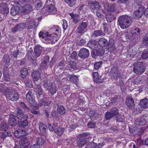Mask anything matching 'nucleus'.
I'll list each match as a JSON object with an SVG mask.
<instances>
[{
    "instance_id": "nucleus-20",
    "label": "nucleus",
    "mask_w": 148,
    "mask_h": 148,
    "mask_svg": "<svg viewBox=\"0 0 148 148\" xmlns=\"http://www.w3.org/2000/svg\"><path fill=\"white\" fill-rule=\"evenodd\" d=\"M98 42L95 40L90 41L87 44V46L92 49H95L98 47Z\"/></svg>"
},
{
    "instance_id": "nucleus-5",
    "label": "nucleus",
    "mask_w": 148,
    "mask_h": 148,
    "mask_svg": "<svg viewBox=\"0 0 148 148\" xmlns=\"http://www.w3.org/2000/svg\"><path fill=\"white\" fill-rule=\"evenodd\" d=\"M26 98L31 108H34L35 105H37V103L35 101V97L32 92L29 91L27 92L26 95Z\"/></svg>"
},
{
    "instance_id": "nucleus-46",
    "label": "nucleus",
    "mask_w": 148,
    "mask_h": 148,
    "mask_svg": "<svg viewBox=\"0 0 148 148\" xmlns=\"http://www.w3.org/2000/svg\"><path fill=\"white\" fill-rule=\"evenodd\" d=\"M114 117V116L110 111H107L105 113V118L107 120H110L112 118Z\"/></svg>"
},
{
    "instance_id": "nucleus-10",
    "label": "nucleus",
    "mask_w": 148,
    "mask_h": 148,
    "mask_svg": "<svg viewBox=\"0 0 148 148\" xmlns=\"http://www.w3.org/2000/svg\"><path fill=\"white\" fill-rule=\"evenodd\" d=\"M16 116L13 114L9 115L8 123L9 125L11 126H15L17 125Z\"/></svg>"
},
{
    "instance_id": "nucleus-9",
    "label": "nucleus",
    "mask_w": 148,
    "mask_h": 148,
    "mask_svg": "<svg viewBox=\"0 0 148 148\" xmlns=\"http://www.w3.org/2000/svg\"><path fill=\"white\" fill-rule=\"evenodd\" d=\"M16 112V117L19 120L26 119H28V117L26 115H25L23 114V111L22 109L20 108H18Z\"/></svg>"
},
{
    "instance_id": "nucleus-52",
    "label": "nucleus",
    "mask_w": 148,
    "mask_h": 148,
    "mask_svg": "<svg viewBox=\"0 0 148 148\" xmlns=\"http://www.w3.org/2000/svg\"><path fill=\"white\" fill-rule=\"evenodd\" d=\"M116 116L115 119L117 122H122L124 119V116L123 115H120Z\"/></svg>"
},
{
    "instance_id": "nucleus-4",
    "label": "nucleus",
    "mask_w": 148,
    "mask_h": 148,
    "mask_svg": "<svg viewBox=\"0 0 148 148\" xmlns=\"http://www.w3.org/2000/svg\"><path fill=\"white\" fill-rule=\"evenodd\" d=\"M5 94L8 98L12 101H16L19 98V96L17 92L13 90L10 88L7 87L5 90Z\"/></svg>"
},
{
    "instance_id": "nucleus-31",
    "label": "nucleus",
    "mask_w": 148,
    "mask_h": 148,
    "mask_svg": "<svg viewBox=\"0 0 148 148\" xmlns=\"http://www.w3.org/2000/svg\"><path fill=\"white\" fill-rule=\"evenodd\" d=\"M20 9V8L18 6L12 7L10 11L11 14L12 16L16 15L19 12Z\"/></svg>"
},
{
    "instance_id": "nucleus-2",
    "label": "nucleus",
    "mask_w": 148,
    "mask_h": 148,
    "mask_svg": "<svg viewBox=\"0 0 148 148\" xmlns=\"http://www.w3.org/2000/svg\"><path fill=\"white\" fill-rule=\"evenodd\" d=\"M42 86L44 88L49 92L51 95H53L56 93L57 89L55 84L49 79L44 80Z\"/></svg>"
},
{
    "instance_id": "nucleus-21",
    "label": "nucleus",
    "mask_w": 148,
    "mask_h": 148,
    "mask_svg": "<svg viewBox=\"0 0 148 148\" xmlns=\"http://www.w3.org/2000/svg\"><path fill=\"white\" fill-rule=\"evenodd\" d=\"M42 49V47L39 45H38L35 47L34 51L36 57H38L40 55Z\"/></svg>"
},
{
    "instance_id": "nucleus-36",
    "label": "nucleus",
    "mask_w": 148,
    "mask_h": 148,
    "mask_svg": "<svg viewBox=\"0 0 148 148\" xmlns=\"http://www.w3.org/2000/svg\"><path fill=\"white\" fill-rule=\"evenodd\" d=\"M30 21H26L24 23H21V25L23 29L25 28L28 29H30L32 28V25L30 23Z\"/></svg>"
},
{
    "instance_id": "nucleus-16",
    "label": "nucleus",
    "mask_w": 148,
    "mask_h": 148,
    "mask_svg": "<svg viewBox=\"0 0 148 148\" xmlns=\"http://www.w3.org/2000/svg\"><path fill=\"white\" fill-rule=\"evenodd\" d=\"M146 117L143 116L140 118L136 119L135 121V123L137 125H142L146 123Z\"/></svg>"
},
{
    "instance_id": "nucleus-19",
    "label": "nucleus",
    "mask_w": 148,
    "mask_h": 148,
    "mask_svg": "<svg viewBox=\"0 0 148 148\" xmlns=\"http://www.w3.org/2000/svg\"><path fill=\"white\" fill-rule=\"evenodd\" d=\"M3 63L5 65V67L4 69H7L10 64V59L9 55L5 54L4 55L3 58Z\"/></svg>"
},
{
    "instance_id": "nucleus-25",
    "label": "nucleus",
    "mask_w": 148,
    "mask_h": 148,
    "mask_svg": "<svg viewBox=\"0 0 148 148\" xmlns=\"http://www.w3.org/2000/svg\"><path fill=\"white\" fill-rule=\"evenodd\" d=\"M39 129L40 132L43 133H45L47 130V127L46 125L41 122L39 123Z\"/></svg>"
},
{
    "instance_id": "nucleus-34",
    "label": "nucleus",
    "mask_w": 148,
    "mask_h": 148,
    "mask_svg": "<svg viewBox=\"0 0 148 148\" xmlns=\"http://www.w3.org/2000/svg\"><path fill=\"white\" fill-rule=\"evenodd\" d=\"M39 101L38 104L40 106H47L49 104L48 102L47 101L46 99L44 97L41 99H39L38 98Z\"/></svg>"
},
{
    "instance_id": "nucleus-48",
    "label": "nucleus",
    "mask_w": 148,
    "mask_h": 148,
    "mask_svg": "<svg viewBox=\"0 0 148 148\" xmlns=\"http://www.w3.org/2000/svg\"><path fill=\"white\" fill-rule=\"evenodd\" d=\"M20 105L21 107L26 111L29 112L30 111V109L24 102H21L20 103Z\"/></svg>"
},
{
    "instance_id": "nucleus-58",
    "label": "nucleus",
    "mask_w": 148,
    "mask_h": 148,
    "mask_svg": "<svg viewBox=\"0 0 148 148\" xmlns=\"http://www.w3.org/2000/svg\"><path fill=\"white\" fill-rule=\"evenodd\" d=\"M71 58L72 60H76L77 58V54L76 51H73L71 54Z\"/></svg>"
},
{
    "instance_id": "nucleus-59",
    "label": "nucleus",
    "mask_w": 148,
    "mask_h": 148,
    "mask_svg": "<svg viewBox=\"0 0 148 148\" xmlns=\"http://www.w3.org/2000/svg\"><path fill=\"white\" fill-rule=\"evenodd\" d=\"M103 27L105 32H107L108 31V29L109 28V25L106 22L103 24Z\"/></svg>"
},
{
    "instance_id": "nucleus-27",
    "label": "nucleus",
    "mask_w": 148,
    "mask_h": 148,
    "mask_svg": "<svg viewBox=\"0 0 148 148\" xmlns=\"http://www.w3.org/2000/svg\"><path fill=\"white\" fill-rule=\"evenodd\" d=\"M34 91L37 94V97L38 98V96H40L44 94V91L42 87L38 86L34 88Z\"/></svg>"
},
{
    "instance_id": "nucleus-22",
    "label": "nucleus",
    "mask_w": 148,
    "mask_h": 148,
    "mask_svg": "<svg viewBox=\"0 0 148 148\" xmlns=\"http://www.w3.org/2000/svg\"><path fill=\"white\" fill-rule=\"evenodd\" d=\"M23 120L22 121H18L17 122L18 126L20 128H24L28 125L27 119Z\"/></svg>"
},
{
    "instance_id": "nucleus-45",
    "label": "nucleus",
    "mask_w": 148,
    "mask_h": 148,
    "mask_svg": "<svg viewBox=\"0 0 148 148\" xmlns=\"http://www.w3.org/2000/svg\"><path fill=\"white\" fill-rule=\"evenodd\" d=\"M11 136V134L10 132L5 131L1 133V139H4L7 137L10 136Z\"/></svg>"
},
{
    "instance_id": "nucleus-37",
    "label": "nucleus",
    "mask_w": 148,
    "mask_h": 148,
    "mask_svg": "<svg viewBox=\"0 0 148 148\" xmlns=\"http://www.w3.org/2000/svg\"><path fill=\"white\" fill-rule=\"evenodd\" d=\"M70 15L71 16V19L75 23H76L79 21V15L75 14L74 15L73 13H70Z\"/></svg>"
},
{
    "instance_id": "nucleus-30",
    "label": "nucleus",
    "mask_w": 148,
    "mask_h": 148,
    "mask_svg": "<svg viewBox=\"0 0 148 148\" xmlns=\"http://www.w3.org/2000/svg\"><path fill=\"white\" fill-rule=\"evenodd\" d=\"M86 6L84 4H82L77 9L75 10V11H77L78 12V14H81L84 12H85L86 10Z\"/></svg>"
},
{
    "instance_id": "nucleus-6",
    "label": "nucleus",
    "mask_w": 148,
    "mask_h": 148,
    "mask_svg": "<svg viewBox=\"0 0 148 148\" xmlns=\"http://www.w3.org/2000/svg\"><path fill=\"white\" fill-rule=\"evenodd\" d=\"M88 25V21L83 20L81 21L79 24V26L77 29V33L83 34V32H85Z\"/></svg>"
},
{
    "instance_id": "nucleus-29",
    "label": "nucleus",
    "mask_w": 148,
    "mask_h": 148,
    "mask_svg": "<svg viewBox=\"0 0 148 148\" xmlns=\"http://www.w3.org/2000/svg\"><path fill=\"white\" fill-rule=\"evenodd\" d=\"M23 28L21 25V23L16 25L14 27L12 28L11 32L13 33H15L23 30Z\"/></svg>"
},
{
    "instance_id": "nucleus-7",
    "label": "nucleus",
    "mask_w": 148,
    "mask_h": 148,
    "mask_svg": "<svg viewBox=\"0 0 148 148\" xmlns=\"http://www.w3.org/2000/svg\"><path fill=\"white\" fill-rule=\"evenodd\" d=\"M49 35L48 32L44 33L42 32H40L38 34L39 37L42 41L46 42L51 40V37L49 36Z\"/></svg>"
},
{
    "instance_id": "nucleus-24",
    "label": "nucleus",
    "mask_w": 148,
    "mask_h": 148,
    "mask_svg": "<svg viewBox=\"0 0 148 148\" xmlns=\"http://www.w3.org/2000/svg\"><path fill=\"white\" fill-rule=\"evenodd\" d=\"M98 43L99 46L101 47H106L108 45V41L107 39L103 37L99 39Z\"/></svg>"
},
{
    "instance_id": "nucleus-12",
    "label": "nucleus",
    "mask_w": 148,
    "mask_h": 148,
    "mask_svg": "<svg viewBox=\"0 0 148 148\" xmlns=\"http://www.w3.org/2000/svg\"><path fill=\"white\" fill-rule=\"evenodd\" d=\"M104 7L108 13L113 12L117 8L116 5L115 4H112L110 5L107 3H105L104 5Z\"/></svg>"
},
{
    "instance_id": "nucleus-51",
    "label": "nucleus",
    "mask_w": 148,
    "mask_h": 148,
    "mask_svg": "<svg viewBox=\"0 0 148 148\" xmlns=\"http://www.w3.org/2000/svg\"><path fill=\"white\" fill-rule=\"evenodd\" d=\"M103 35V32L100 30H97L94 31L92 34L94 36H98Z\"/></svg>"
},
{
    "instance_id": "nucleus-50",
    "label": "nucleus",
    "mask_w": 148,
    "mask_h": 148,
    "mask_svg": "<svg viewBox=\"0 0 148 148\" xmlns=\"http://www.w3.org/2000/svg\"><path fill=\"white\" fill-rule=\"evenodd\" d=\"M53 34H50L49 35V36H50L51 37V40H49L47 42L49 43H50L51 42H55L56 41H57L58 40V37H56L57 36L56 35L55 36H53Z\"/></svg>"
},
{
    "instance_id": "nucleus-23",
    "label": "nucleus",
    "mask_w": 148,
    "mask_h": 148,
    "mask_svg": "<svg viewBox=\"0 0 148 148\" xmlns=\"http://www.w3.org/2000/svg\"><path fill=\"white\" fill-rule=\"evenodd\" d=\"M94 81L97 83H101L103 80L104 77L102 75L100 76L99 75H93Z\"/></svg>"
},
{
    "instance_id": "nucleus-1",
    "label": "nucleus",
    "mask_w": 148,
    "mask_h": 148,
    "mask_svg": "<svg viewBox=\"0 0 148 148\" xmlns=\"http://www.w3.org/2000/svg\"><path fill=\"white\" fill-rule=\"evenodd\" d=\"M118 21L119 25L123 29L129 27L132 22L131 17L127 15L120 16L118 18Z\"/></svg>"
},
{
    "instance_id": "nucleus-39",
    "label": "nucleus",
    "mask_w": 148,
    "mask_h": 148,
    "mask_svg": "<svg viewBox=\"0 0 148 148\" xmlns=\"http://www.w3.org/2000/svg\"><path fill=\"white\" fill-rule=\"evenodd\" d=\"M106 18L107 21L108 23L112 22L114 18L115 17L112 15L111 13H108L106 14Z\"/></svg>"
},
{
    "instance_id": "nucleus-44",
    "label": "nucleus",
    "mask_w": 148,
    "mask_h": 148,
    "mask_svg": "<svg viewBox=\"0 0 148 148\" xmlns=\"http://www.w3.org/2000/svg\"><path fill=\"white\" fill-rule=\"evenodd\" d=\"M45 142V140L42 137L37 138L36 139V143L40 146L42 145Z\"/></svg>"
},
{
    "instance_id": "nucleus-64",
    "label": "nucleus",
    "mask_w": 148,
    "mask_h": 148,
    "mask_svg": "<svg viewBox=\"0 0 148 148\" xmlns=\"http://www.w3.org/2000/svg\"><path fill=\"white\" fill-rule=\"evenodd\" d=\"M52 32H54L52 34H54L55 35L57 36L58 33H59L58 29L55 28L54 27H52L50 29Z\"/></svg>"
},
{
    "instance_id": "nucleus-13",
    "label": "nucleus",
    "mask_w": 148,
    "mask_h": 148,
    "mask_svg": "<svg viewBox=\"0 0 148 148\" xmlns=\"http://www.w3.org/2000/svg\"><path fill=\"white\" fill-rule=\"evenodd\" d=\"M140 30L138 28H136L134 30V31L132 32L131 33L127 34L128 32L125 33V35H126L127 38L130 39H132L134 38L137 33L140 32Z\"/></svg>"
},
{
    "instance_id": "nucleus-61",
    "label": "nucleus",
    "mask_w": 148,
    "mask_h": 148,
    "mask_svg": "<svg viewBox=\"0 0 148 148\" xmlns=\"http://www.w3.org/2000/svg\"><path fill=\"white\" fill-rule=\"evenodd\" d=\"M97 11V15L98 17L99 18H102L103 17V15L101 13V12L102 11V10L101 9H98Z\"/></svg>"
},
{
    "instance_id": "nucleus-38",
    "label": "nucleus",
    "mask_w": 148,
    "mask_h": 148,
    "mask_svg": "<svg viewBox=\"0 0 148 148\" xmlns=\"http://www.w3.org/2000/svg\"><path fill=\"white\" fill-rule=\"evenodd\" d=\"M49 61V57L48 56L44 57L43 62L41 64V67H45L47 66V63Z\"/></svg>"
},
{
    "instance_id": "nucleus-11",
    "label": "nucleus",
    "mask_w": 148,
    "mask_h": 148,
    "mask_svg": "<svg viewBox=\"0 0 148 148\" xmlns=\"http://www.w3.org/2000/svg\"><path fill=\"white\" fill-rule=\"evenodd\" d=\"M44 13L49 12L51 14H55L56 12V9L54 6L52 4L48 6L47 7H44L42 9Z\"/></svg>"
},
{
    "instance_id": "nucleus-41",
    "label": "nucleus",
    "mask_w": 148,
    "mask_h": 148,
    "mask_svg": "<svg viewBox=\"0 0 148 148\" xmlns=\"http://www.w3.org/2000/svg\"><path fill=\"white\" fill-rule=\"evenodd\" d=\"M58 111L60 113L61 115L64 114L66 112L65 108L62 106H58L57 108Z\"/></svg>"
},
{
    "instance_id": "nucleus-62",
    "label": "nucleus",
    "mask_w": 148,
    "mask_h": 148,
    "mask_svg": "<svg viewBox=\"0 0 148 148\" xmlns=\"http://www.w3.org/2000/svg\"><path fill=\"white\" fill-rule=\"evenodd\" d=\"M95 145L94 143H89L86 145L85 148H95Z\"/></svg>"
},
{
    "instance_id": "nucleus-49",
    "label": "nucleus",
    "mask_w": 148,
    "mask_h": 148,
    "mask_svg": "<svg viewBox=\"0 0 148 148\" xmlns=\"http://www.w3.org/2000/svg\"><path fill=\"white\" fill-rule=\"evenodd\" d=\"M65 2L70 7L73 6L76 4V0H65Z\"/></svg>"
},
{
    "instance_id": "nucleus-53",
    "label": "nucleus",
    "mask_w": 148,
    "mask_h": 148,
    "mask_svg": "<svg viewBox=\"0 0 148 148\" xmlns=\"http://www.w3.org/2000/svg\"><path fill=\"white\" fill-rule=\"evenodd\" d=\"M103 63L102 61L96 62L94 65V68L96 70H97L101 67V64Z\"/></svg>"
},
{
    "instance_id": "nucleus-43",
    "label": "nucleus",
    "mask_w": 148,
    "mask_h": 148,
    "mask_svg": "<svg viewBox=\"0 0 148 148\" xmlns=\"http://www.w3.org/2000/svg\"><path fill=\"white\" fill-rule=\"evenodd\" d=\"M68 67L69 69H75L76 68V64L74 61H70L68 62Z\"/></svg>"
},
{
    "instance_id": "nucleus-26",
    "label": "nucleus",
    "mask_w": 148,
    "mask_h": 148,
    "mask_svg": "<svg viewBox=\"0 0 148 148\" xmlns=\"http://www.w3.org/2000/svg\"><path fill=\"white\" fill-rule=\"evenodd\" d=\"M139 104L142 108H148V100L147 98L141 100Z\"/></svg>"
},
{
    "instance_id": "nucleus-42",
    "label": "nucleus",
    "mask_w": 148,
    "mask_h": 148,
    "mask_svg": "<svg viewBox=\"0 0 148 148\" xmlns=\"http://www.w3.org/2000/svg\"><path fill=\"white\" fill-rule=\"evenodd\" d=\"M70 81L71 82H73L76 85L78 83V79L77 77L75 75H70L69 77Z\"/></svg>"
},
{
    "instance_id": "nucleus-63",
    "label": "nucleus",
    "mask_w": 148,
    "mask_h": 148,
    "mask_svg": "<svg viewBox=\"0 0 148 148\" xmlns=\"http://www.w3.org/2000/svg\"><path fill=\"white\" fill-rule=\"evenodd\" d=\"M111 72L114 74H118V69L116 67H113L111 69Z\"/></svg>"
},
{
    "instance_id": "nucleus-14",
    "label": "nucleus",
    "mask_w": 148,
    "mask_h": 148,
    "mask_svg": "<svg viewBox=\"0 0 148 148\" xmlns=\"http://www.w3.org/2000/svg\"><path fill=\"white\" fill-rule=\"evenodd\" d=\"M125 103L127 106L130 109H132L134 106V101L131 97H129L125 100Z\"/></svg>"
},
{
    "instance_id": "nucleus-33",
    "label": "nucleus",
    "mask_w": 148,
    "mask_h": 148,
    "mask_svg": "<svg viewBox=\"0 0 148 148\" xmlns=\"http://www.w3.org/2000/svg\"><path fill=\"white\" fill-rule=\"evenodd\" d=\"M64 129V127H59L56 129H55L54 132L58 136H60L62 135Z\"/></svg>"
},
{
    "instance_id": "nucleus-40",
    "label": "nucleus",
    "mask_w": 148,
    "mask_h": 148,
    "mask_svg": "<svg viewBox=\"0 0 148 148\" xmlns=\"http://www.w3.org/2000/svg\"><path fill=\"white\" fill-rule=\"evenodd\" d=\"M110 111L114 117L115 116H118L119 115V110L116 108L114 107L112 108L110 110Z\"/></svg>"
},
{
    "instance_id": "nucleus-3",
    "label": "nucleus",
    "mask_w": 148,
    "mask_h": 148,
    "mask_svg": "<svg viewBox=\"0 0 148 148\" xmlns=\"http://www.w3.org/2000/svg\"><path fill=\"white\" fill-rule=\"evenodd\" d=\"M92 135L90 133L87 132L84 133L79 135L81 137L77 141L78 146L80 147L87 143L89 140L92 138Z\"/></svg>"
},
{
    "instance_id": "nucleus-60",
    "label": "nucleus",
    "mask_w": 148,
    "mask_h": 148,
    "mask_svg": "<svg viewBox=\"0 0 148 148\" xmlns=\"http://www.w3.org/2000/svg\"><path fill=\"white\" fill-rule=\"evenodd\" d=\"M40 75H32L33 79L34 81H37L40 79Z\"/></svg>"
},
{
    "instance_id": "nucleus-28",
    "label": "nucleus",
    "mask_w": 148,
    "mask_h": 148,
    "mask_svg": "<svg viewBox=\"0 0 148 148\" xmlns=\"http://www.w3.org/2000/svg\"><path fill=\"white\" fill-rule=\"evenodd\" d=\"M25 132L24 130H18L15 131L14 133V134L16 138H19L21 136H24L23 133Z\"/></svg>"
},
{
    "instance_id": "nucleus-32",
    "label": "nucleus",
    "mask_w": 148,
    "mask_h": 148,
    "mask_svg": "<svg viewBox=\"0 0 148 148\" xmlns=\"http://www.w3.org/2000/svg\"><path fill=\"white\" fill-rule=\"evenodd\" d=\"M136 64H135L134 66L133 67V71L134 72L136 73V74H138V73H143L144 71V69L143 68L138 67L136 66Z\"/></svg>"
},
{
    "instance_id": "nucleus-57",
    "label": "nucleus",
    "mask_w": 148,
    "mask_h": 148,
    "mask_svg": "<svg viewBox=\"0 0 148 148\" xmlns=\"http://www.w3.org/2000/svg\"><path fill=\"white\" fill-rule=\"evenodd\" d=\"M141 57L144 59L147 58H148V51H144L141 55Z\"/></svg>"
},
{
    "instance_id": "nucleus-47",
    "label": "nucleus",
    "mask_w": 148,
    "mask_h": 148,
    "mask_svg": "<svg viewBox=\"0 0 148 148\" xmlns=\"http://www.w3.org/2000/svg\"><path fill=\"white\" fill-rule=\"evenodd\" d=\"M114 44V40L113 39H110L109 42H108V45H107L106 47L108 49H110L111 48H113Z\"/></svg>"
},
{
    "instance_id": "nucleus-8",
    "label": "nucleus",
    "mask_w": 148,
    "mask_h": 148,
    "mask_svg": "<svg viewBox=\"0 0 148 148\" xmlns=\"http://www.w3.org/2000/svg\"><path fill=\"white\" fill-rule=\"evenodd\" d=\"M89 54V51L88 49L85 48H82L79 51L78 56L81 58L84 59L88 57Z\"/></svg>"
},
{
    "instance_id": "nucleus-17",
    "label": "nucleus",
    "mask_w": 148,
    "mask_h": 148,
    "mask_svg": "<svg viewBox=\"0 0 148 148\" xmlns=\"http://www.w3.org/2000/svg\"><path fill=\"white\" fill-rule=\"evenodd\" d=\"M143 10L142 8H140L135 11L133 14L134 18L136 19L140 18L143 14Z\"/></svg>"
},
{
    "instance_id": "nucleus-35",
    "label": "nucleus",
    "mask_w": 148,
    "mask_h": 148,
    "mask_svg": "<svg viewBox=\"0 0 148 148\" xmlns=\"http://www.w3.org/2000/svg\"><path fill=\"white\" fill-rule=\"evenodd\" d=\"M32 10V6L30 5H27L22 7L23 12L26 13L29 12Z\"/></svg>"
},
{
    "instance_id": "nucleus-55",
    "label": "nucleus",
    "mask_w": 148,
    "mask_h": 148,
    "mask_svg": "<svg viewBox=\"0 0 148 148\" xmlns=\"http://www.w3.org/2000/svg\"><path fill=\"white\" fill-rule=\"evenodd\" d=\"M96 123L91 121L87 123V126L88 127L90 128H94L96 126Z\"/></svg>"
},
{
    "instance_id": "nucleus-18",
    "label": "nucleus",
    "mask_w": 148,
    "mask_h": 148,
    "mask_svg": "<svg viewBox=\"0 0 148 148\" xmlns=\"http://www.w3.org/2000/svg\"><path fill=\"white\" fill-rule=\"evenodd\" d=\"M88 5L92 10H98L100 8L99 3L96 1H92L91 3H89Z\"/></svg>"
},
{
    "instance_id": "nucleus-15",
    "label": "nucleus",
    "mask_w": 148,
    "mask_h": 148,
    "mask_svg": "<svg viewBox=\"0 0 148 148\" xmlns=\"http://www.w3.org/2000/svg\"><path fill=\"white\" fill-rule=\"evenodd\" d=\"M0 11L1 13L5 16L7 15L9 12V9L6 3H3L0 6Z\"/></svg>"
},
{
    "instance_id": "nucleus-54",
    "label": "nucleus",
    "mask_w": 148,
    "mask_h": 148,
    "mask_svg": "<svg viewBox=\"0 0 148 148\" xmlns=\"http://www.w3.org/2000/svg\"><path fill=\"white\" fill-rule=\"evenodd\" d=\"M94 53L95 55L100 56H102L103 52L101 50L98 49L95 51Z\"/></svg>"
},
{
    "instance_id": "nucleus-56",
    "label": "nucleus",
    "mask_w": 148,
    "mask_h": 148,
    "mask_svg": "<svg viewBox=\"0 0 148 148\" xmlns=\"http://www.w3.org/2000/svg\"><path fill=\"white\" fill-rule=\"evenodd\" d=\"M21 74H29V70L25 68H22L20 71Z\"/></svg>"
}]
</instances>
